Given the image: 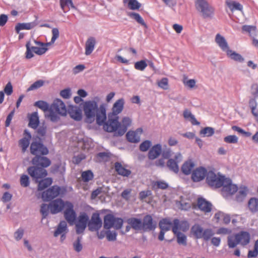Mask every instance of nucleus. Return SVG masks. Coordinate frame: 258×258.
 Masks as SVG:
<instances>
[{
  "instance_id": "nucleus-20",
  "label": "nucleus",
  "mask_w": 258,
  "mask_h": 258,
  "mask_svg": "<svg viewBox=\"0 0 258 258\" xmlns=\"http://www.w3.org/2000/svg\"><path fill=\"white\" fill-rule=\"evenodd\" d=\"M197 204L199 209L202 211L206 213H209L211 211L212 205L206 201L203 198H199L197 201Z\"/></svg>"
},
{
  "instance_id": "nucleus-49",
  "label": "nucleus",
  "mask_w": 258,
  "mask_h": 258,
  "mask_svg": "<svg viewBox=\"0 0 258 258\" xmlns=\"http://www.w3.org/2000/svg\"><path fill=\"white\" fill-rule=\"evenodd\" d=\"M82 239V236H78L76 240L73 243L74 249L77 252H80L83 249V245L81 243Z\"/></svg>"
},
{
  "instance_id": "nucleus-2",
  "label": "nucleus",
  "mask_w": 258,
  "mask_h": 258,
  "mask_svg": "<svg viewBox=\"0 0 258 258\" xmlns=\"http://www.w3.org/2000/svg\"><path fill=\"white\" fill-rule=\"evenodd\" d=\"M50 202L48 205L43 203L41 205L40 212L42 219L46 218L48 216L49 210L51 214L54 215L61 212L65 207H67V201L64 202L60 198Z\"/></svg>"
},
{
  "instance_id": "nucleus-52",
  "label": "nucleus",
  "mask_w": 258,
  "mask_h": 258,
  "mask_svg": "<svg viewBox=\"0 0 258 258\" xmlns=\"http://www.w3.org/2000/svg\"><path fill=\"white\" fill-rule=\"evenodd\" d=\"M148 66L146 59L141 60L135 63V68L139 71H143Z\"/></svg>"
},
{
  "instance_id": "nucleus-34",
  "label": "nucleus",
  "mask_w": 258,
  "mask_h": 258,
  "mask_svg": "<svg viewBox=\"0 0 258 258\" xmlns=\"http://www.w3.org/2000/svg\"><path fill=\"white\" fill-rule=\"evenodd\" d=\"M124 5H126L127 7L132 11L139 10L142 4L137 0H122Z\"/></svg>"
},
{
  "instance_id": "nucleus-57",
  "label": "nucleus",
  "mask_w": 258,
  "mask_h": 258,
  "mask_svg": "<svg viewBox=\"0 0 258 258\" xmlns=\"http://www.w3.org/2000/svg\"><path fill=\"white\" fill-rule=\"evenodd\" d=\"M21 185L24 187H28L30 184V178L26 174L21 175L20 179Z\"/></svg>"
},
{
  "instance_id": "nucleus-54",
  "label": "nucleus",
  "mask_w": 258,
  "mask_h": 258,
  "mask_svg": "<svg viewBox=\"0 0 258 258\" xmlns=\"http://www.w3.org/2000/svg\"><path fill=\"white\" fill-rule=\"evenodd\" d=\"M29 144L30 141L25 138H23L19 141V146L22 148V151L23 153L26 152Z\"/></svg>"
},
{
  "instance_id": "nucleus-28",
  "label": "nucleus",
  "mask_w": 258,
  "mask_h": 258,
  "mask_svg": "<svg viewBox=\"0 0 258 258\" xmlns=\"http://www.w3.org/2000/svg\"><path fill=\"white\" fill-rule=\"evenodd\" d=\"M132 120L128 117H124L122 119V124L120 128L117 132V134L119 136H123L127 130V127L130 125Z\"/></svg>"
},
{
  "instance_id": "nucleus-48",
  "label": "nucleus",
  "mask_w": 258,
  "mask_h": 258,
  "mask_svg": "<svg viewBox=\"0 0 258 258\" xmlns=\"http://www.w3.org/2000/svg\"><path fill=\"white\" fill-rule=\"evenodd\" d=\"M180 203V208L183 210H187L191 208V202L189 200H184L182 196H180V200L178 201Z\"/></svg>"
},
{
  "instance_id": "nucleus-35",
  "label": "nucleus",
  "mask_w": 258,
  "mask_h": 258,
  "mask_svg": "<svg viewBox=\"0 0 258 258\" xmlns=\"http://www.w3.org/2000/svg\"><path fill=\"white\" fill-rule=\"evenodd\" d=\"M68 231V229L67 222L64 220H62L58 224L56 229L54 232L53 235L54 237H57L62 233H67Z\"/></svg>"
},
{
  "instance_id": "nucleus-12",
  "label": "nucleus",
  "mask_w": 258,
  "mask_h": 258,
  "mask_svg": "<svg viewBox=\"0 0 258 258\" xmlns=\"http://www.w3.org/2000/svg\"><path fill=\"white\" fill-rule=\"evenodd\" d=\"M142 230L144 232L153 231L157 227V222L151 215H145L142 220Z\"/></svg>"
},
{
  "instance_id": "nucleus-19",
  "label": "nucleus",
  "mask_w": 258,
  "mask_h": 258,
  "mask_svg": "<svg viewBox=\"0 0 258 258\" xmlns=\"http://www.w3.org/2000/svg\"><path fill=\"white\" fill-rule=\"evenodd\" d=\"M124 103V100L123 98L119 99L113 104L112 111L108 113L114 116H118V114L123 110Z\"/></svg>"
},
{
  "instance_id": "nucleus-63",
  "label": "nucleus",
  "mask_w": 258,
  "mask_h": 258,
  "mask_svg": "<svg viewBox=\"0 0 258 258\" xmlns=\"http://www.w3.org/2000/svg\"><path fill=\"white\" fill-rule=\"evenodd\" d=\"M158 86L164 89L167 90L168 88V79L167 78H163L158 82Z\"/></svg>"
},
{
  "instance_id": "nucleus-46",
  "label": "nucleus",
  "mask_w": 258,
  "mask_h": 258,
  "mask_svg": "<svg viewBox=\"0 0 258 258\" xmlns=\"http://www.w3.org/2000/svg\"><path fill=\"white\" fill-rule=\"evenodd\" d=\"M34 105L41 109L44 111L49 110L50 108L49 104L47 102L43 100H39L35 102Z\"/></svg>"
},
{
  "instance_id": "nucleus-40",
  "label": "nucleus",
  "mask_w": 258,
  "mask_h": 258,
  "mask_svg": "<svg viewBox=\"0 0 258 258\" xmlns=\"http://www.w3.org/2000/svg\"><path fill=\"white\" fill-rule=\"evenodd\" d=\"M248 207L251 212L254 213L258 211V199L252 198L248 203Z\"/></svg>"
},
{
  "instance_id": "nucleus-29",
  "label": "nucleus",
  "mask_w": 258,
  "mask_h": 258,
  "mask_svg": "<svg viewBox=\"0 0 258 258\" xmlns=\"http://www.w3.org/2000/svg\"><path fill=\"white\" fill-rule=\"evenodd\" d=\"M115 217L111 214H108L104 217L103 227L104 229H110L114 225Z\"/></svg>"
},
{
  "instance_id": "nucleus-43",
  "label": "nucleus",
  "mask_w": 258,
  "mask_h": 258,
  "mask_svg": "<svg viewBox=\"0 0 258 258\" xmlns=\"http://www.w3.org/2000/svg\"><path fill=\"white\" fill-rule=\"evenodd\" d=\"M94 174L91 170H88L82 172L81 177L84 182H88L94 178Z\"/></svg>"
},
{
  "instance_id": "nucleus-18",
  "label": "nucleus",
  "mask_w": 258,
  "mask_h": 258,
  "mask_svg": "<svg viewBox=\"0 0 258 258\" xmlns=\"http://www.w3.org/2000/svg\"><path fill=\"white\" fill-rule=\"evenodd\" d=\"M208 172L204 167H200L195 170L192 173L191 177L195 182L200 181L207 176Z\"/></svg>"
},
{
  "instance_id": "nucleus-53",
  "label": "nucleus",
  "mask_w": 258,
  "mask_h": 258,
  "mask_svg": "<svg viewBox=\"0 0 258 258\" xmlns=\"http://www.w3.org/2000/svg\"><path fill=\"white\" fill-rule=\"evenodd\" d=\"M183 83L186 87L193 89L196 86V81L195 79H188L186 77H184L183 79Z\"/></svg>"
},
{
  "instance_id": "nucleus-61",
  "label": "nucleus",
  "mask_w": 258,
  "mask_h": 258,
  "mask_svg": "<svg viewBox=\"0 0 258 258\" xmlns=\"http://www.w3.org/2000/svg\"><path fill=\"white\" fill-rule=\"evenodd\" d=\"M44 83V81L42 80H39L33 83L28 89V91L34 90L42 87Z\"/></svg>"
},
{
  "instance_id": "nucleus-45",
  "label": "nucleus",
  "mask_w": 258,
  "mask_h": 258,
  "mask_svg": "<svg viewBox=\"0 0 258 258\" xmlns=\"http://www.w3.org/2000/svg\"><path fill=\"white\" fill-rule=\"evenodd\" d=\"M89 221V218L87 213L85 212L81 213L78 218V222L77 223L81 225H83L86 226L88 225Z\"/></svg>"
},
{
  "instance_id": "nucleus-59",
  "label": "nucleus",
  "mask_w": 258,
  "mask_h": 258,
  "mask_svg": "<svg viewBox=\"0 0 258 258\" xmlns=\"http://www.w3.org/2000/svg\"><path fill=\"white\" fill-rule=\"evenodd\" d=\"M152 146V142L149 140L143 142L140 145V150L142 152H146Z\"/></svg>"
},
{
  "instance_id": "nucleus-17",
  "label": "nucleus",
  "mask_w": 258,
  "mask_h": 258,
  "mask_svg": "<svg viewBox=\"0 0 258 258\" xmlns=\"http://www.w3.org/2000/svg\"><path fill=\"white\" fill-rule=\"evenodd\" d=\"M36 20L30 23H19L15 26V31L17 33L22 30H31L37 25V16H35Z\"/></svg>"
},
{
  "instance_id": "nucleus-10",
  "label": "nucleus",
  "mask_w": 258,
  "mask_h": 258,
  "mask_svg": "<svg viewBox=\"0 0 258 258\" xmlns=\"http://www.w3.org/2000/svg\"><path fill=\"white\" fill-rule=\"evenodd\" d=\"M159 226L160 229L169 230L171 228L175 237L177 238V218H175L172 223L169 218H163L159 221Z\"/></svg>"
},
{
  "instance_id": "nucleus-32",
  "label": "nucleus",
  "mask_w": 258,
  "mask_h": 258,
  "mask_svg": "<svg viewBox=\"0 0 258 258\" xmlns=\"http://www.w3.org/2000/svg\"><path fill=\"white\" fill-rule=\"evenodd\" d=\"M40 121L38 113L37 112H33L29 119L28 126L33 129H36L39 124Z\"/></svg>"
},
{
  "instance_id": "nucleus-42",
  "label": "nucleus",
  "mask_w": 258,
  "mask_h": 258,
  "mask_svg": "<svg viewBox=\"0 0 258 258\" xmlns=\"http://www.w3.org/2000/svg\"><path fill=\"white\" fill-rule=\"evenodd\" d=\"M174 159H169L167 162V166L171 170L173 171L175 173H177V155L174 156Z\"/></svg>"
},
{
  "instance_id": "nucleus-27",
  "label": "nucleus",
  "mask_w": 258,
  "mask_h": 258,
  "mask_svg": "<svg viewBox=\"0 0 258 258\" xmlns=\"http://www.w3.org/2000/svg\"><path fill=\"white\" fill-rule=\"evenodd\" d=\"M35 182L38 183V190L41 191L49 186L52 183V179L51 177H46L41 179H38V181H35Z\"/></svg>"
},
{
  "instance_id": "nucleus-62",
  "label": "nucleus",
  "mask_w": 258,
  "mask_h": 258,
  "mask_svg": "<svg viewBox=\"0 0 258 258\" xmlns=\"http://www.w3.org/2000/svg\"><path fill=\"white\" fill-rule=\"evenodd\" d=\"M31 49H32L34 53L39 55L44 54L48 49L47 47H39L36 46H32Z\"/></svg>"
},
{
  "instance_id": "nucleus-21",
  "label": "nucleus",
  "mask_w": 258,
  "mask_h": 258,
  "mask_svg": "<svg viewBox=\"0 0 258 258\" xmlns=\"http://www.w3.org/2000/svg\"><path fill=\"white\" fill-rule=\"evenodd\" d=\"M222 186L223 191L230 195L234 194L238 190V187L235 184H232L231 180L230 178H226Z\"/></svg>"
},
{
  "instance_id": "nucleus-30",
  "label": "nucleus",
  "mask_w": 258,
  "mask_h": 258,
  "mask_svg": "<svg viewBox=\"0 0 258 258\" xmlns=\"http://www.w3.org/2000/svg\"><path fill=\"white\" fill-rule=\"evenodd\" d=\"M96 44L95 38L93 37H89L85 44V54L90 55L93 52Z\"/></svg>"
},
{
  "instance_id": "nucleus-14",
  "label": "nucleus",
  "mask_w": 258,
  "mask_h": 258,
  "mask_svg": "<svg viewBox=\"0 0 258 258\" xmlns=\"http://www.w3.org/2000/svg\"><path fill=\"white\" fill-rule=\"evenodd\" d=\"M95 120L96 124L99 126H103L107 120L106 108L104 104L100 105L95 115Z\"/></svg>"
},
{
  "instance_id": "nucleus-50",
  "label": "nucleus",
  "mask_w": 258,
  "mask_h": 258,
  "mask_svg": "<svg viewBox=\"0 0 258 258\" xmlns=\"http://www.w3.org/2000/svg\"><path fill=\"white\" fill-rule=\"evenodd\" d=\"M242 30L243 31L248 32L250 37H253L256 35V27L250 25H244L242 26Z\"/></svg>"
},
{
  "instance_id": "nucleus-9",
  "label": "nucleus",
  "mask_w": 258,
  "mask_h": 258,
  "mask_svg": "<svg viewBox=\"0 0 258 258\" xmlns=\"http://www.w3.org/2000/svg\"><path fill=\"white\" fill-rule=\"evenodd\" d=\"M61 190L63 193L66 189L57 185H54L42 193V199L44 202L51 201L60 194Z\"/></svg>"
},
{
  "instance_id": "nucleus-15",
  "label": "nucleus",
  "mask_w": 258,
  "mask_h": 258,
  "mask_svg": "<svg viewBox=\"0 0 258 258\" xmlns=\"http://www.w3.org/2000/svg\"><path fill=\"white\" fill-rule=\"evenodd\" d=\"M50 172L53 174H58L63 176L66 172V163H62L61 160L53 164L50 168Z\"/></svg>"
},
{
  "instance_id": "nucleus-7",
  "label": "nucleus",
  "mask_w": 258,
  "mask_h": 258,
  "mask_svg": "<svg viewBox=\"0 0 258 258\" xmlns=\"http://www.w3.org/2000/svg\"><path fill=\"white\" fill-rule=\"evenodd\" d=\"M225 176L218 173L216 174L213 171H209L207 173L206 182L212 188H218L222 187L225 179Z\"/></svg>"
},
{
  "instance_id": "nucleus-26",
  "label": "nucleus",
  "mask_w": 258,
  "mask_h": 258,
  "mask_svg": "<svg viewBox=\"0 0 258 258\" xmlns=\"http://www.w3.org/2000/svg\"><path fill=\"white\" fill-rule=\"evenodd\" d=\"M215 41L223 51L226 52L230 49L226 39L220 34L216 35Z\"/></svg>"
},
{
  "instance_id": "nucleus-11",
  "label": "nucleus",
  "mask_w": 258,
  "mask_h": 258,
  "mask_svg": "<svg viewBox=\"0 0 258 258\" xmlns=\"http://www.w3.org/2000/svg\"><path fill=\"white\" fill-rule=\"evenodd\" d=\"M64 217L70 225H73L77 221V214L74 209L73 204L67 201V208L63 212Z\"/></svg>"
},
{
  "instance_id": "nucleus-58",
  "label": "nucleus",
  "mask_w": 258,
  "mask_h": 258,
  "mask_svg": "<svg viewBox=\"0 0 258 258\" xmlns=\"http://www.w3.org/2000/svg\"><path fill=\"white\" fill-rule=\"evenodd\" d=\"M106 231V238L109 241H114L116 240L117 233L116 231H111L109 229Z\"/></svg>"
},
{
  "instance_id": "nucleus-23",
  "label": "nucleus",
  "mask_w": 258,
  "mask_h": 258,
  "mask_svg": "<svg viewBox=\"0 0 258 258\" xmlns=\"http://www.w3.org/2000/svg\"><path fill=\"white\" fill-rule=\"evenodd\" d=\"M126 223L130 225L134 230L136 231L142 230V219L136 217H131L128 218Z\"/></svg>"
},
{
  "instance_id": "nucleus-60",
  "label": "nucleus",
  "mask_w": 258,
  "mask_h": 258,
  "mask_svg": "<svg viewBox=\"0 0 258 258\" xmlns=\"http://www.w3.org/2000/svg\"><path fill=\"white\" fill-rule=\"evenodd\" d=\"M238 141V138L235 135H229L224 138V141L228 144H237Z\"/></svg>"
},
{
  "instance_id": "nucleus-3",
  "label": "nucleus",
  "mask_w": 258,
  "mask_h": 258,
  "mask_svg": "<svg viewBox=\"0 0 258 258\" xmlns=\"http://www.w3.org/2000/svg\"><path fill=\"white\" fill-rule=\"evenodd\" d=\"M83 108L85 116V122L89 124L93 123L99 110L97 101L95 100L86 101L83 103Z\"/></svg>"
},
{
  "instance_id": "nucleus-31",
  "label": "nucleus",
  "mask_w": 258,
  "mask_h": 258,
  "mask_svg": "<svg viewBox=\"0 0 258 258\" xmlns=\"http://www.w3.org/2000/svg\"><path fill=\"white\" fill-rule=\"evenodd\" d=\"M127 15L131 19L135 20L138 24L147 28L148 26L141 15L134 12H128Z\"/></svg>"
},
{
  "instance_id": "nucleus-13",
  "label": "nucleus",
  "mask_w": 258,
  "mask_h": 258,
  "mask_svg": "<svg viewBox=\"0 0 258 258\" xmlns=\"http://www.w3.org/2000/svg\"><path fill=\"white\" fill-rule=\"evenodd\" d=\"M102 226V221L98 213H94L88 222V229L90 231H98Z\"/></svg>"
},
{
  "instance_id": "nucleus-6",
  "label": "nucleus",
  "mask_w": 258,
  "mask_h": 258,
  "mask_svg": "<svg viewBox=\"0 0 258 258\" xmlns=\"http://www.w3.org/2000/svg\"><path fill=\"white\" fill-rule=\"evenodd\" d=\"M30 153L36 156L37 155H47L49 153L48 148L44 145L41 138L36 136L33 138L30 147Z\"/></svg>"
},
{
  "instance_id": "nucleus-4",
  "label": "nucleus",
  "mask_w": 258,
  "mask_h": 258,
  "mask_svg": "<svg viewBox=\"0 0 258 258\" xmlns=\"http://www.w3.org/2000/svg\"><path fill=\"white\" fill-rule=\"evenodd\" d=\"M49 111L50 120L53 122H57L60 119V117L54 111L62 116H66L67 113L65 104L61 99L58 98L54 100Z\"/></svg>"
},
{
  "instance_id": "nucleus-33",
  "label": "nucleus",
  "mask_w": 258,
  "mask_h": 258,
  "mask_svg": "<svg viewBox=\"0 0 258 258\" xmlns=\"http://www.w3.org/2000/svg\"><path fill=\"white\" fill-rule=\"evenodd\" d=\"M227 56L230 58L231 59L238 62H243L244 61V58L242 57V56L237 53L236 52L231 50L230 49H228L226 52Z\"/></svg>"
},
{
  "instance_id": "nucleus-41",
  "label": "nucleus",
  "mask_w": 258,
  "mask_h": 258,
  "mask_svg": "<svg viewBox=\"0 0 258 258\" xmlns=\"http://www.w3.org/2000/svg\"><path fill=\"white\" fill-rule=\"evenodd\" d=\"M110 158V153L108 152H99L96 155V161L99 162H107Z\"/></svg>"
},
{
  "instance_id": "nucleus-64",
  "label": "nucleus",
  "mask_w": 258,
  "mask_h": 258,
  "mask_svg": "<svg viewBox=\"0 0 258 258\" xmlns=\"http://www.w3.org/2000/svg\"><path fill=\"white\" fill-rule=\"evenodd\" d=\"M26 51L25 53L26 58L27 59H30L32 58L34 56V54L32 52V49H31V47L30 46V42L28 41L26 44Z\"/></svg>"
},
{
  "instance_id": "nucleus-25",
  "label": "nucleus",
  "mask_w": 258,
  "mask_h": 258,
  "mask_svg": "<svg viewBox=\"0 0 258 258\" xmlns=\"http://www.w3.org/2000/svg\"><path fill=\"white\" fill-rule=\"evenodd\" d=\"M236 239L238 244L240 243L242 245H246L249 242L250 235L248 232L242 231L236 235Z\"/></svg>"
},
{
  "instance_id": "nucleus-38",
  "label": "nucleus",
  "mask_w": 258,
  "mask_h": 258,
  "mask_svg": "<svg viewBox=\"0 0 258 258\" xmlns=\"http://www.w3.org/2000/svg\"><path fill=\"white\" fill-rule=\"evenodd\" d=\"M203 231V228L199 224L194 225L191 228V232L197 239L202 238Z\"/></svg>"
},
{
  "instance_id": "nucleus-51",
  "label": "nucleus",
  "mask_w": 258,
  "mask_h": 258,
  "mask_svg": "<svg viewBox=\"0 0 258 258\" xmlns=\"http://www.w3.org/2000/svg\"><path fill=\"white\" fill-rule=\"evenodd\" d=\"M247 189L245 187L241 188L236 197V201L239 202L243 201L247 195Z\"/></svg>"
},
{
  "instance_id": "nucleus-16",
  "label": "nucleus",
  "mask_w": 258,
  "mask_h": 258,
  "mask_svg": "<svg viewBox=\"0 0 258 258\" xmlns=\"http://www.w3.org/2000/svg\"><path fill=\"white\" fill-rule=\"evenodd\" d=\"M70 117L75 121H80L82 119V112L81 108L77 106L70 105L68 110Z\"/></svg>"
},
{
  "instance_id": "nucleus-37",
  "label": "nucleus",
  "mask_w": 258,
  "mask_h": 258,
  "mask_svg": "<svg viewBox=\"0 0 258 258\" xmlns=\"http://www.w3.org/2000/svg\"><path fill=\"white\" fill-rule=\"evenodd\" d=\"M195 166V164L191 160L186 161L182 166L181 170L186 175L189 174Z\"/></svg>"
},
{
  "instance_id": "nucleus-44",
  "label": "nucleus",
  "mask_w": 258,
  "mask_h": 258,
  "mask_svg": "<svg viewBox=\"0 0 258 258\" xmlns=\"http://www.w3.org/2000/svg\"><path fill=\"white\" fill-rule=\"evenodd\" d=\"M226 4L231 11L234 10L241 11L242 9V6L240 3L235 1H227L226 2Z\"/></svg>"
},
{
  "instance_id": "nucleus-8",
  "label": "nucleus",
  "mask_w": 258,
  "mask_h": 258,
  "mask_svg": "<svg viewBox=\"0 0 258 258\" xmlns=\"http://www.w3.org/2000/svg\"><path fill=\"white\" fill-rule=\"evenodd\" d=\"M195 6L204 18H211L214 14V8L206 0H196Z\"/></svg>"
},
{
  "instance_id": "nucleus-56",
  "label": "nucleus",
  "mask_w": 258,
  "mask_h": 258,
  "mask_svg": "<svg viewBox=\"0 0 258 258\" xmlns=\"http://www.w3.org/2000/svg\"><path fill=\"white\" fill-rule=\"evenodd\" d=\"M214 235V232L211 229H206L203 231L202 238H203L204 240L205 241H208Z\"/></svg>"
},
{
  "instance_id": "nucleus-1",
  "label": "nucleus",
  "mask_w": 258,
  "mask_h": 258,
  "mask_svg": "<svg viewBox=\"0 0 258 258\" xmlns=\"http://www.w3.org/2000/svg\"><path fill=\"white\" fill-rule=\"evenodd\" d=\"M46 155H37L31 160L33 165L27 168V172L34 181L38 179L43 178L48 175L46 168L49 167L51 163V160Z\"/></svg>"
},
{
  "instance_id": "nucleus-47",
  "label": "nucleus",
  "mask_w": 258,
  "mask_h": 258,
  "mask_svg": "<svg viewBox=\"0 0 258 258\" xmlns=\"http://www.w3.org/2000/svg\"><path fill=\"white\" fill-rule=\"evenodd\" d=\"M52 36L51 41L49 42L44 43V47H47L54 43L55 40L59 37V30L56 28H54L52 30Z\"/></svg>"
},
{
  "instance_id": "nucleus-55",
  "label": "nucleus",
  "mask_w": 258,
  "mask_h": 258,
  "mask_svg": "<svg viewBox=\"0 0 258 258\" xmlns=\"http://www.w3.org/2000/svg\"><path fill=\"white\" fill-rule=\"evenodd\" d=\"M215 133L214 129L212 127H206L200 131V134L204 137H211Z\"/></svg>"
},
{
  "instance_id": "nucleus-22",
  "label": "nucleus",
  "mask_w": 258,
  "mask_h": 258,
  "mask_svg": "<svg viewBox=\"0 0 258 258\" xmlns=\"http://www.w3.org/2000/svg\"><path fill=\"white\" fill-rule=\"evenodd\" d=\"M162 153V146L160 144L154 145L149 150L148 154L150 160H154L158 157Z\"/></svg>"
},
{
  "instance_id": "nucleus-39",
  "label": "nucleus",
  "mask_w": 258,
  "mask_h": 258,
  "mask_svg": "<svg viewBox=\"0 0 258 258\" xmlns=\"http://www.w3.org/2000/svg\"><path fill=\"white\" fill-rule=\"evenodd\" d=\"M127 141L132 143H137L140 142V138L136 134V132L130 131L126 134Z\"/></svg>"
},
{
  "instance_id": "nucleus-36",
  "label": "nucleus",
  "mask_w": 258,
  "mask_h": 258,
  "mask_svg": "<svg viewBox=\"0 0 258 258\" xmlns=\"http://www.w3.org/2000/svg\"><path fill=\"white\" fill-rule=\"evenodd\" d=\"M168 186V184L164 180L154 181L152 183V189L155 191L158 189H166Z\"/></svg>"
},
{
  "instance_id": "nucleus-5",
  "label": "nucleus",
  "mask_w": 258,
  "mask_h": 258,
  "mask_svg": "<svg viewBox=\"0 0 258 258\" xmlns=\"http://www.w3.org/2000/svg\"><path fill=\"white\" fill-rule=\"evenodd\" d=\"M121 123L119 121V116L108 113V120L103 126L104 130L108 133H113L114 137H121L117 134L120 128Z\"/></svg>"
},
{
  "instance_id": "nucleus-24",
  "label": "nucleus",
  "mask_w": 258,
  "mask_h": 258,
  "mask_svg": "<svg viewBox=\"0 0 258 258\" xmlns=\"http://www.w3.org/2000/svg\"><path fill=\"white\" fill-rule=\"evenodd\" d=\"M114 168L118 175L123 177H128L132 173L130 170L123 167L121 163L119 162H116L114 163Z\"/></svg>"
}]
</instances>
